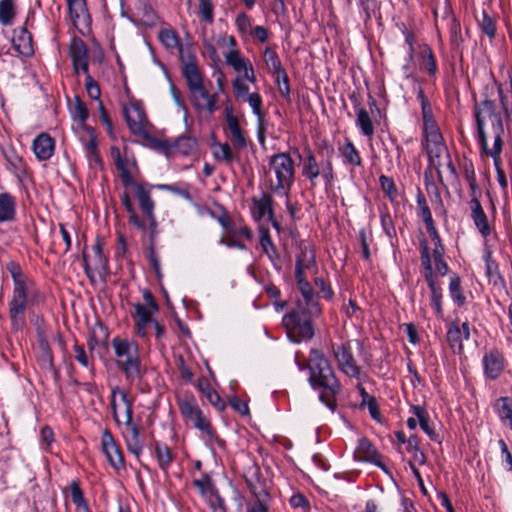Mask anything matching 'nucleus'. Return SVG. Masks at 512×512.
<instances>
[{"instance_id": "f257e3e1", "label": "nucleus", "mask_w": 512, "mask_h": 512, "mask_svg": "<svg viewBox=\"0 0 512 512\" xmlns=\"http://www.w3.org/2000/svg\"><path fill=\"white\" fill-rule=\"evenodd\" d=\"M296 279L302 299H298L296 307L283 317V325L290 340L299 343L313 337L312 320L321 314V308L310 283L305 278Z\"/></svg>"}, {"instance_id": "f03ea898", "label": "nucleus", "mask_w": 512, "mask_h": 512, "mask_svg": "<svg viewBox=\"0 0 512 512\" xmlns=\"http://www.w3.org/2000/svg\"><path fill=\"white\" fill-rule=\"evenodd\" d=\"M474 117L481 151L492 157L497 165L503 146V123L500 113L496 112L494 101L485 99L475 103Z\"/></svg>"}, {"instance_id": "7ed1b4c3", "label": "nucleus", "mask_w": 512, "mask_h": 512, "mask_svg": "<svg viewBox=\"0 0 512 512\" xmlns=\"http://www.w3.org/2000/svg\"><path fill=\"white\" fill-rule=\"evenodd\" d=\"M308 368L311 386L320 390V400L331 410H335L336 395L339 394L341 386L330 362L321 351L313 349L310 353Z\"/></svg>"}, {"instance_id": "20e7f679", "label": "nucleus", "mask_w": 512, "mask_h": 512, "mask_svg": "<svg viewBox=\"0 0 512 512\" xmlns=\"http://www.w3.org/2000/svg\"><path fill=\"white\" fill-rule=\"evenodd\" d=\"M6 269L11 274L14 285L12 298L8 304L11 327L14 331H20L26 323V309L32 292V283L18 263L10 261L7 263Z\"/></svg>"}, {"instance_id": "39448f33", "label": "nucleus", "mask_w": 512, "mask_h": 512, "mask_svg": "<svg viewBox=\"0 0 512 512\" xmlns=\"http://www.w3.org/2000/svg\"><path fill=\"white\" fill-rule=\"evenodd\" d=\"M111 346L117 358V367L124 373L126 380L129 383L141 380L146 373V369L141 363L138 345L115 337L111 341Z\"/></svg>"}, {"instance_id": "423d86ee", "label": "nucleus", "mask_w": 512, "mask_h": 512, "mask_svg": "<svg viewBox=\"0 0 512 512\" xmlns=\"http://www.w3.org/2000/svg\"><path fill=\"white\" fill-rule=\"evenodd\" d=\"M117 393L120 394L121 399L126 406L124 421L126 433L124 436L126 440L127 449L130 453L139 458L142 453L143 445L142 442L140 441V429L132 420L133 400L128 397V393L126 391L121 390L119 387H115L112 389L111 408L113 411V417L117 424L121 423L117 414V404L115 400V396Z\"/></svg>"}, {"instance_id": "0eeeda50", "label": "nucleus", "mask_w": 512, "mask_h": 512, "mask_svg": "<svg viewBox=\"0 0 512 512\" xmlns=\"http://www.w3.org/2000/svg\"><path fill=\"white\" fill-rule=\"evenodd\" d=\"M276 183L270 184V190L279 196H288L294 182V161L288 153H277L269 158Z\"/></svg>"}, {"instance_id": "6e6552de", "label": "nucleus", "mask_w": 512, "mask_h": 512, "mask_svg": "<svg viewBox=\"0 0 512 512\" xmlns=\"http://www.w3.org/2000/svg\"><path fill=\"white\" fill-rule=\"evenodd\" d=\"M426 151L429 158L428 171L432 173L434 170L439 181L443 182L441 166L448 152L447 148L442 143V135L440 133H436L435 131L432 133V140L427 141Z\"/></svg>"}, {"instance_id": "1a4fd4ad", "label": "nucleus", "mask_w": 512, "mask_h": 512, "mask_svg": "<svg viewBox=\"0 0 512 512\" xmlns=\"http://www.w3.org/2000/svg\"><path fill=\"white\" fill-rule=\"evenodd\" d=\"M179 410L182 416L191 421L195 428L209 436H212L213 431L209 420L203 415L200 408L193 401H180Z\"/></svg>"}, {"instance_id": "9d476101", "label": "nucleus", "mask_w": 512, "mask_h": 512, "mask_svg": "<svg viewBox=\"0 0 512 512\" xmlns=\"http://www.w3.org/2000/svg\"><path fill=\"white\" fill-rule=\"evenodd\" d=\"M335 359L340 370L349 377H358L360 368L356 365L350 348L347 345H341L333 348Z\"/></svg>"}, {"instance_id": "9b49d317", "label": "nucleus", "mask_w": 512, "mask_h": 512, "mask_svg": "<svg viewBox=\"0 0 512 512\" xmlns=\"http://www.w3.org/2000/svg\"><path fill=\"white\" fill-rule=\"evenodd\" d=\"M224 58L227 65L232 67L236 72H243L244 78L247 81L252 83L255 82V73L250 60L242 57L238 50H229L227 53H225Z\"/></svg>"}, {"instance_id": "f8f14e48", "label": "nucleus", "mask_w": 512, "mask_h": 512, "mask_svg": "<svg viewBox=\"0 0 512 512\" xmlns=\"http://www.w3.org/2000/svg\"><path fill=\"white\" fill-rule=\"evenodd\" d=\"M69 50L76 73L79 70L88 73V50L84 41L80 38H74L70 43Z\"/></svg>"}, {"instance_id": "ddd939ff", "label": "nucleus", "mask_w": 512, "mask_h": 512, "mask_svg": "<svg viewBox=\"0 0 512 512\" xmlns=\"http://www.w3.org/2000/svg\"><path fill=\"white\" fill-rule=\"evenodd\" d=\"M102 448L108 461L115 469L124 467L123 455L108 430H104L102 434Z\"/></svg>"}, {"instance_id": "4468645a", "label": "nucleus", "mask_w": 512, "mask_h": 512, "mask_svg": "<svg viewBox=\"0 0 512 512\" xmlns=\"http://www.w3.org/2000/svg\"><path fill=\"white\" fill-rule=\"evenodd\" d=\"M483 367L487 378L497 379L504 370V357L498 350H491L483 357Z\"/></svg>"}, {"instance_id": "2eb2a0df", "label": "nucleus", "mask_w": 512, "mask_h": 512, "mask_svg": "<svg viewBox=\"0 0 512 512\" xmlns=\"http://www.w3.org/2000/svg\"><path fill=\"white\" fill-rule=\"evenodd\" d=\"M469 337L470 329L467 322L462 323L461 327L458 325H452L447 332V341L454 353H462L463 340H467Z\"/></svg>"}, {"instance_id": "dca6fc26", "label": "nucleus", "mask_w": 512, "mask_h": 512, "mask_svg": "<svg viewBox=\"0 0 512 512\" xmlns=\"http://www.w3.org/2000/svg\"><path fill=\"white\" fill-rule=\"evenodd\" d=\"M125 120L130 131L135 135H142L145 133V113L138 107L133 105L131 108L125 107L123 110Z\"/></svg>"}, {"instance_id": "f3484780", "label": "nucleus", "mask_w": 512, "mask_h": 512, "mask_svg": "<svg viewBox=\"0 0 512 512\" xmlns=\"http://www.w3.org/2000/svg\"><path fill=\"white\" fill-rule=\"evenodd\" d=\"M469 207L471 210V219L473 220L478 232L483 237L489 236L491 233V227L480 201L475 199L474 201H469Z\"/></svg>"}, {"instance_id": "a211bd4d", "label": "nucleus", "mask_w": 512, "mask_h": 512, "mask_svg": "<svg viewBox=\"0 0 512 512\" xmlns=\"http://www.w3.org/2000/svg\"><path fill=\"white\" fill-rule=\"evenodd\" d=\"M194 106L199 110L213 113L216 109L217 95H210L204 85L191 91Z\"/></svg>"}, {"instance_id": "6ab92c4d", "label": "nucleus", "mask_w": 512, "mask_h": 512, "mask_svg": "<svg viewBox=\"0 0 512 512\" xmlns=\"http://www.w3.org/2000/svg\"><path fill=\"white\" fill-rule=\"evenodd\" d=\"M226 123L231 134V141L236 150H241L247 146V140L243 134L238 119L226 108Z\"/></svg>"}, {"instance_id": "aec40b11", "label": "nucleus", "mask_w": 512, "mask_h": 512, "mask_svg": "<svg viewBox=\"0 0 512 512\" xmlns=\"http://www.w3.org/2000/svg\"><path fill=\"white\" fill-rule=\"evenodd\" d=\"M33 151L40 161L48 160L54 151V140L47 133H41L33 141Z\"/></svg>"}, {"instance_id": "412c9836", "label": "nucleus", "mask_w": 512, "mask_h": 512, "mask_svg": "<svg viewBox=\"0 0 512 512\" xmlns=\"http://www.w3.org/2000/svg\"><path fill=\"white\" fill-rule=\"evenodd\" d=\"M357 454L360 460L371 462L386 471L385 465L380 460L379 453L368 439L362 438L359 440Z\"/></svg>"}, {"instance_id": "4be33fe9", "label": "nucleus", "mask_w": 512, "mask_h": 512, "mask_svg": "<svg viewBox=\"0 0 512 512\" xmlns=\"http://www.w3.org/2000/svg\"><path fill=\"white\" fill-rule=\"evenodd\" d=\"M134 310L135 313L133 316L136 322L137 332L141 337H144L146 335L147 324L154 321L152 318L154 311L142 303L134 304Z\"/></svg>"}, {"instance_id": "5701e85b", "label": "nucleus", "mask_w": 512, "mask_h": 512, "mask_svg": "<svg viewBox=\"0 0 512 512\" xmlns=\"http://www.w3.org/2000/svg\"><path fill=\"white\" fill-rule=\"evenodd\" d=\"M315 266V254L307 247L302 248L296 259L295 276L304 278V271Z\"/></svg>"}, {"instance_id": "b1692460", "label": "nucleus", "mask_w": 512, "mask_h": 512, "mask_svg": "<svg viewBox=\"0 0 512 512\" xmlns=\"http://www.w3.org/2000/svg\"><path fill=\"white\" fill-rule=\"evenodd\" d=\"M15 199L8 193H0V222L11 221L15 216Z\"/></svg>"}, {"instance_id": "393cba45", "label": "nucleus", "mask_w": 512, "mask_h": 512, "mask_svg": "<svg viewBox=\"0 0 512 512\" xmlns=\"http://www.w3.org/2000/svg\"><path fill=\"white\" fill-rule=\"evenodd\" d=\"M253 203L255 206V218L257 220L262 219L264 216H268V218H272L273 214V199L270 194L264 193L261 198H253Z\"/></svg>"}, {"instance_id": "a878e982", "label": "nucleus", "mask_w": 512, "mask_h": 512, "mask_svg": "<svg viewBox=\"0 0 512 512\" xmlns=\"http://www.w3.org/2000/svg\"><path fill=\"white\" fill-rule=\"evenodd\" d=\"M182 73L186 79L190 91L203 86L202 76L196 63L189 62L187 65L182 67Z\"/></svg>"}, {"instance_id": "bb28decb", "label": "nucleus", "mask_w": 512, "mask_h": 512, "mask_svg": "<svg viewBox=\"0 0 512 512\" xmlns=\"http://www.w3.org/2000/svg\"><path fill=\"white\" fill-rule=\"evenodd\" d=\"M417 205L419 208V215L423 219L430 236H435V238H437V230L434 225L430 208L422 194H419L417 197Z\"/></svg>"}, {"instance_id": "cd10ccee", "label": "nucleus", "mask_w": 512, "mask_h": 512, "mask_svg": "<svg viewBox=\"0 0 512 512\" xmlns=\"http://www.w3.org/2000/svg\"><path fill=\"white\" fill-rule=\"evenodd\" d=\"M213 147V156L216 160L223 161L226 164H231L238 158L228 143L215 142L213 143Z\"/></svg>"}, {"instance_id": "c85d7f7f", "label": "nucleus", "mask_w": 512, "mask_h": 512, "mask_svg": "<svg viewBox=\"0 0 512 512\" xmlns=\"http://www.w3.org/2000/svg\"><path fill=\"white\" fill-rule=\"evenodd\" d=\"M39 348V361L41 365L51 371H55L53 354L50 349L49 343L46 339L40 338L38 341Z\"/></svg>"}, {"instance_id": "c756f323", "label": "nucleus", "mask_w": 512, "mask_h": 512, "mask_svg": "<svg viewBox=\"0 0 512 512\" xmlns=\"http://www.w3.org/2000/svg\"><path fill=\"white\" fill-rule=\"evenodd\" d=\"M155 455H156L159 467L163 471H166L168 469V467L170 466V464L172 463L173 458H174L170 448L166 444L156 442L155 443Z\"/></svg>"}, {"instance_id": "7c9ffc66", "label": "nucleus", "mask_w": 512, "mask_h": 512, "mask_svg": "<svg viewBox=\"0 0 512 512\" xmlns=\"http://www.w3.org/2000/svg\"><path fill=\"white\" fill-rule=\"evenodd\" d=\"M135 193L143 212L151 214L154 209V203L150 197V191L146 189L144 184H135Z\"/></svg>"}, {"instance_id": "2f4dec72", "label": "nucleus", "mask_w": 512, "mask_h": 512, "mask_svg": "<svg viewBox=\"0 0 512 512\" xmlns=\"http://www.w3.org/2000/svg\"><path fill=\"white\" fill-rule=\"evenodd\" d=\"M500 419L512 429V397H501L496 402Z\"/></svg>"}, {"instance_id": "473e14b6", "label": "nucleus", "mask_w": 512, "mask_h": 512, "mask_svg": "<svg viewBox=\"0 0 512 512\" xmlns=\"http://www.w3.org/2000/svg\"><path fill=\"white\" fill-rule=\"evenodd\" d=\"M430 290H431V306L435 309L437 315L442 314L441 298L442 292L438 282L433 277L425 278Z\"/></svg>"}, {"instance_id": "72a5a7b5", "label": "nucleus", "mask_w": 512, "mask_h": 512, "mask_svg": "<svg viewBox=\"0 0 512 512\" xmlns=\"http://www.w3.org/2000/svg\"><path fill=\"white\" fill-rule=\"evenodd\" d=\"M88 132L89 139L85 143V151L88 158H93L96 163H100L101 159L97 148V136L94 129L84 125Z\"/></svg>"}, {"instance_id": "f704fd0d", "label": "nucleus", "mask_w": 512, "mask_h": 512, "mask_svg": "<svg viewBox=\"0 0 512 512\" xmlns=\"http://www.w3.org/2000/svg\"><path fill=\"white\" fill-rule=\"evenodd\" d=\"M159 40L167 49H178L180 44V39L177 33L172 29H162L159 32Z\"/></svg>"}, {"instance_id": "c9c22d12", "label": "nucleus", "mask_w": 512, "mask_h": 512, "mask_svg": "<svg viewBox=\"0 0 512 512\" xmlns=\"http://www.w3.org/2000/svg\"><path fill=\"white\" fill-rule=\"evenodd\" d=\"M15 16V6L13 0L0 1V23L10 25Z\"/></svg>"}, {"instance_id": "e433bc0d", "label": "nucleus", "mask_w": 512, "mask_h": 512, "mask_svg": "<svg viewBox=\"0 0 512 512\" xmlns=\"http://www.w3.org/2000/svg\"><path fill=\"white\" fill-rule=\"evenodd\" d=\"M303 175L313 182L320 175V168L317 163L316 157L309 153L307 156L304 166Z\"/></svg>"}, {"instance_id": "4c0bfd02", "label": "nucleus", "mask_w": 512, "mask_h": 512, "mask_svg": "<svg viewBox=\"0 0 512 512\" xmlns=\"http://www.w3.org/2000/svg\"><path fill=\"white\" fill-rule=\"evenodd\" d=\"M413 413L418 419L419 425L421 429L427 433L431 439H435V432L433 429L429 426L428 423V414L426 410L418 405H414L411 407Z\"/></svg>"}, {"instance_id": "58836bf2", "label": "nucleus", "mask_w": 512, "mask_h": 512, "mask_svg": "<svg viewBox=\"0 0 512 512\" xmlns=\"http://www.w3.org/2000/svg\"><path fill=\"white\" fill-rule=\"evenodd\" d=\"M93 251L95 253V257H94L95 269L102 271L103 273H107L108 259L105 257V255L103 253L102 242L99 238L96 240V243L93 246Z\"/></svg>"}, {"instance_id": "ea45409f", "label": "nucleus", "mask_w": 512, "mask_h": 512, "mask_svg": "<svg viewBox=\"0 0 512 512\" xmlns=\"http://www.w3.org/2000/svg\"><path fill=\"white\" fill-rule=\"evenodd\" d=\"M340 151L347 163L354 166L361 165V157L352 142L348 141Z\"/></svg>"}, {"instance_id": "a19ab883", "label": "nucleus", "mask_w": 512, "mask_h": 512, "mask_svg": "<svg viewBox=\"0 0 512 512\" xmlns=\"http://www.w3.org/2000/svg\"><path fill=\"white\" fill-rule=\"evenodd\" d=\"M357 124L365 136H372L374 127L368 112L361 108L357 112Z\"/></svg>"}, {"instance_id": "79ce46f5", "label": "nucleus", "mask_w": 512, "mask_h": 512, "mask_svg": "<svg viewBox=\"0 0 512 512\" xmlns=\"http://www.w3.org/2000/svg\"><path fill=\"white\" fill-rule=\"evenodd\" d=\"M175 147L184 155H189L197 148V140L191 136H181L175 141Z\"/></svg>"}, {"instance_id": "37998d69", "label": "nucleus", "mask_w": 512, "mask_h": 512, "mask_svg": "<svg viewBox=\"0 0 512 512\" xmlns=\"http://www.w3.org/2000/svg\"><path fill=\"white\" fill-rule=\"evenodd\" d=\"M264 61L269 70L272 71L274 75L284 70L276 52L269 48H267L264 52Z\"/></svg>"}, {"instance_id": "c03bdc74", "label": "nucleus", "mask_w": 512, "mask_h": 512, "mask_svg": "<svg viewBox=\"0 0 512 512\" xmlns=\"http://www.w3.org/2000/svg\"><path fill=\"white\" fill-rule=\"evenodd\" d=\"M260 245H261L263 251L270 258H272L273 254L276 253V248L272 242L268 228H264V227L260 228Z\"/></svg>"}, {"instance_id": "a18cd8bd", "label": "nucleus", "mask_w": 512, "mask_h": 512, "mask_svg": "<svg viewBox=\"0 0 512 512\" xmlns=\"http://www.w3.org/2000/svg\"><path fill=\"white\" fill-rule=\"evenodd\" d=\"M199 387L211 405H213L218 411L224 410L225 402L221 399L215 390L211 389L209 385H207L205 388H203L201 385Z\"/></svg>"}, {"instance_id": "49530a36", "label": "nucleus", "mask_w": 512, "mask_h": 512, "mask_svg": "<svg viewBox=\"0 0 512 512\" xmlns=\"http://www.w3.org/2000/svg\"><path fill=\"white\" fill-rule=\"evenodd\" d=\"M421 264L424 267V278L433 277L429 247L425 240L421 242Z\"/></svg>"}, {"instance_id": "de8ad7c7", "label": "nucleus", "mask_w": 512, "mask_h": 512, "mask_svg": "<svg viewBox=\"0 0 512 512\" xmlns=\"http://www.w3.org/2000/svg\"><path fill=\"white\" fill-rule=\"evenodd\" d=\"M422 67L426 69L429 74L434 75L436 72V61L432 50L429 47H424L421 51Z\"/></svg>"}, {"instance_id": "09e8293b", "label": "nucleus", "mask_w": 512, "mask_h": 512, "mask_svg": "<svg viewBox=\"0 0 512 512\" xmlns=\"http://www.w3.org/2000/svg\"><path fill=\"white\" fill-rule=\"evenodd\" d=\"M449 291L452 299L459 305H463L465 303V296L461 292L460 278L458 276L451 277Z\"/></svg>"}, {"instance_id": "8fccbe9b", "label": "nucleus", "mask_w": 512, "mask_h": 512, "mask_svg": "<svg viewBox=\"0 0 512 512\" xmlns=\"http://www.w3.org/2000/svg\"><path fill=\"white\" fill-rule=\"evenodd\" d=\"M276 78L278 90L280 94L286 98L290 94L289 78L285 70H282L274 75Z\"/></svg>"}, {"instance_id": "3c124183", "label": "nucleus", "mask_w": 512, "mask_h": 512, "mask_svg": "<svg viewBox=\"0 0 512 512\" xmlns=\"http://www.w3.org/2000/svg\"><path fill=\"white\" fill-rule=\"evenodd\" d=\"M246 101L251 106L253 113L258 117L259 122L263 120V113L261 110L262 107V99L258 93H251L247 95Z\"/></svg>"}, {"instance_id": "603ef678", "label": "nucleus", "mask_w": 512, "mask_h": 512, "mask_svg": "<svg viewBox=\"0 0 512 512\" xmlns=\"http://www.w3.org/2000/svg\"><path fill=\"white\" fill-rule=\"evenodd\" d=\"M333 154L334 149L332 147H326L327 160L322 170V176L327 184H331V182L333 181V166L330 159Z\"/></svg>"}, {"instance_id": "864d4df0", "label": "nucleus", "mask_w": 512, "mask_h": 512, "mask_svg": "<svg viewBox=\"0 0 512 512\" xmlns=\"http://www.w3.org/2000/svg\"><path fill=\"white\" fill-rule=\"evenodd\" d=\"M69 489L71 492L72 502L76 505V507L87 504L78 481H72L69 485Z\"/></svg>"}, {"instance_id": "5fc2aeb1", "label": "nucleus", "mask_w": 512, "mask_h": 512, "mask_svg": "<svg viewBox=\"0 0 512 512\" xmlns=\"http://www.w3.org/2000/svg\"><path fill=\"white\" fill-rule=\"evenodd\" d=\"M72 111L74 116H76L84 125V122L87 120L89 113L85 103L78 96L74 98V106Z\"/></svg>"}, {"instance_id": "6e6d98bb", "label": "nucleus", "mask_w": 512, "mask_h": 512, "mask_svg": "<svg viewBox=\"0 0 512 512\" xmlns=\"http://www.w3.org/2000/svg\"><path fill=\"white\" fill-rule=\"evenodd\" d=\"M68 3L69 11L73 20L80 17L81 14L86 12L85 0H66Z\"/></svg>"}, {"instance_id": "4d7b16f0", "label": "nucleus", "mask_w": 512, "mask_h": 512, "mask_svg": "<svg viewBox=\"0 0 512 512\" xmlns=\"http://www.w3.org/2000/svg\"><path fill=\"white\" fill-rule=\"evenodd\" d=\"M482 31L489 37L493 38L496 33V27L493 19L485 12L482 13V19L479 20Z\"/></svg>"}, {"instance_id": "13d9d810", "label": "nucleus", "mask_w": 512, "mask_h": 512, "mask_svg": "<svg viewBox=\"0 0 512 512\" xmlns=\"http://www.w3.org/2000/svg\"><path fill=\"white\" fill-rule=\"evenodd\" d=\"M379 181L383 192L386 193L390 199H394L397 196V189L393 179L385 175H381Z\"/></svg>"}, {"instance_id": "bf43d9fd", "label": "nucleus", "mask_w": 512, "mask_h": 512, "mask_svg": "<svg viewBox=\"0 0 512 512\" xmlns=\"http://www.w3.org/2000/svg\"><path fill=\"white\" fill-rule=\"evenodd\" d=\"M146 257L149 260L150 265L152 266L153 270L155 271L157 277H161L159 257L156 253V250H155L152 242L150 243L149 247L147 248Z\"/></svg>"}, {"instance_id": "052dcab7", "label": "nucleus", "mask_w": 512, "mask_h": 512, "mask_svg": "<svg viewBox=\"0 0 512 512\" xmlns=\"http://www.w3.org/2000/svg\"><path fill=\"white\" fill-rule=\"evenodd\" d=\"M245 80L246 79L244 78L243 75L235 78L234 81L232 82V87L237 98L244 96L247 97V95H249V87L245 84Z\"/></svg>"}, {"instance_id": "680f3d73", "label": "nucleus", "mask_w": 512, "mask_h": 512, "mask_svg": "<svg viewBox=\"0 0 512 512\" xmlns=\"http://www.w3.org/2000/svg\"><path fill=\"white\" fill-rule=\"evenodd\" d=\"M486 262V274L489 279L494 280L496 282L497 278H500L498 264L492 260L490 252L485 256Z\"/></svg>"}, {"instance_id": "e2e57ef3", "label": "nucleus", "mask_w": 512, "mask_h": 512, "mask_svg": "<svg viewBox=\"0 0 512 512\" xmlns=\"http://www.w3.org/2000/svg\"><path fill=\"white\" fill-rule=\"evenodd\" d=\"M85 87H86L88 95L92 99L99 100L100 95H101L99 85L97 84L96 81H94V79L89 74H87V76L85 78Z\"/></svg>"}, {"instance_id": "0e129e2a", "label": "nucleus", "mask_w": 512, "mask_h": 512, "mask_svg": "<svg viewBox=\"0 0 512 512\" xmlns=\"http://www.w3.org/2000/svg\"><path fill=\"white\" fill-rule=\"evenodd\" d=\"M200 13L203 19L208 22H213V3L211 0H200L199 1Z\"/></svg>"}, {"instance_id": "69168bd1", "label": "nucleus", "mask_w": 512, "mask_h": 512, "mask_svg": "<svg viewBox=\"0 0 512 512\" xmlns=\"http://www.w3.org/2000/svg\"><path fill=\"white\" fill-rule=\"evenodd\" d=\"M441 249H438L436 251V253H434V261H435V266H436V270L442 275H446L447 272H448V265L446 264V262L444 261L443 259V256H441Z\"/></svg>"}, {"instance_id": "338daca9", "label": "nucleus", "mask_w": 512, "mask_h": 512, "mask_svg": "<svg viewBox=\"0 0 512 512\" xmlns=\"http://www.w3.org/2000/svg\"><path fill=\"white\" fill-rule=\"evenodd\" d=\"M499 96L500 101L504 110V113L507 118L512 117V95H511V101L509 100V97L503 93V90L499 87Z\"/></svg>"}, {"instance_id": "774afa93", "label": "nucleus", "mask_w": 512, "mask_h": 512, "mask_svg": "<svg viewBox=\"0 0 512 512\" xmlns=\"http://www.w3.org/2000/svg\"><path fill=\"white\" fill-rule=\"evenodd\" d=\"M230 405L233 409L239 412L241 415H247L249 413V408L246 402L242 401L238 397H233L230 399Z\"/></svg>"}]
</instances>
